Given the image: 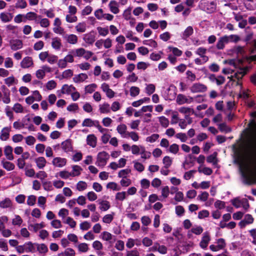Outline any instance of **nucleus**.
Listing matches in <instances>:
<instances>
[{
    "mask_svg": "<svg viewBox=\"0 0 256 256\" xmlns=\"http://www.w3.org/2000/svg\"><path fill=\"white\" fill-rule=\"evenodd\" d=\"M75 90L76 88L72 85H68L67 84H65L62 86L60 90L58 91V93H60L59 95L60 96L61 94H70L72 92Z\"/></svg>",
    "mask_w": 256,
    "mask_h": 256,
    "instance_id": "16",
    "label": "nucleus"
},
{
    "mask_svg": "<svg viewBox=\"0 0 256 256\" xmlns=\"http://www.w3.org/2000/svg\"><path fill=\"white\" fill-rule=\"evenodd\" d=\"M216 244H211L210 246V249L212 252H218L223 250L226 246L225 240L224 238H220L216 240Z\"/></svg>",
    "mask_w": 256,
    "mask_h": 256,
    "instance_id": "7",
    "label": "nucleus"
},
{
    "mask_svg": "<svg viewBox=\"0 0 256 256\" xmlns=\"http://www.w3.org/2000/svg\"><path fill=\"white\" fill-rule=\"evenodd\" d=\"M198 6L201 10L208 13H212L216 9V4L212 0H201Z\"/></svg>",
    "mask_w": 256,
    "mask_h": 256,
    "instance_id": "3",
    "label": "nucleus"
},
{
    "mask_svg": "<svg viewBox=\"0 0 256 256\" xmlns=\"http://www.w3.org/2000/svg\"><path fill=\"white\" fill-rule=\"evenodd\" d=\"M217 153L214 152L212 154L208 156L206 160L209 163H212L213 165H216L218 163V160L216 158Z\"/></svg>",
    "mask_w": 256,
    "mask_h": 256,
    "instance_id": "54",
    "label": "nucleus"
},
{
    "mask_svg": "<svg viewBox=\"0 0 256 256\" xmlns=\"http://www.w3.org/2000/svg\"><path fill=\"white\" fill-rule=\"evenodd\" d=\"M132 8L129 6L124 10L122 13V16L126 20H130L132 18Z\"/></svg>",
    "mask_w": 256,
    "mask_h": 256,
    "instance_id": "50",
    "label": "nucleus"
},
{
    "mask_svg": "<svg viewBox=\"0 0 256 256\" xmlns=\"http://www.w3.org/2000/svg\"><path fill=\"white\" fill-rule=\"evenodd\" d=\"M97 86L95 84H88L84 88L85 92L86 94H92L95 90Z\"/></svg>",
    "mask_w": 256,
    "mask_h": 256,
    "instance_id": "60",
    "label": "nucleus"
},
{
    "mask_svg": "<svg viewBox=\"0 0 256 256\" xmlns=\"http://www.w3.org/2000/svg\"><path fill=\"white\" fill-rule=\"evenodd\" d=\"M132 162L134 164V168L135 170L140 172H142L144 170V166L142 163L137 160H134Z\"/></svg>",
    "mask_w": 256,
    "mask_h": 256,
    "instance_id": "49",
    "label": "nucleus"
},
{
    "mask_svg": "<svg viewBox=\"0 0 256 256\" xmlns=\"http://www.w3.org/2000/svg\"><path fill=\"white\" fill-rule=\"evenodd\" d=\"M72 171L70 172L72 177L79 176L82 170V168L78 165H74L72 166Z\"/></svg>",
    "mask_w": 256,
    "mask_h": 256,
    "instance_id": "37",
    "label": "nucleus"
},
{
    "mask_svg": "<svg viewBox=\"0 0 256 256\" xmlns=\"http://www.w3.org/2000/svg\"><path fill=\"white\" fill-rule=\"evenodd\" d=\"M203 230V228L201 226L196 225L192 228L188 232V234H189V233L191 232L196 235H200L202 232Z\"/></svg>",
    "mask_w": 256,
    "mask_h": 256,
    "instance_id": "51",
    "label": "nucleus"
},
{
    "mask_svg": "<svg viewBox=\"0 0 256 256\" xmlns=\"http://www.w3.org/2000/svg\"><path fill=\"white\" fill-rule=\"evenodd\" d=\"M23 222L22 218L18 215H16L14 218L12 220V224L14 226H20Z\"/></svg>",
    "mask_w": 256,
    "mask_h": 256,
    "instance_id": "61",
    "label": "nucleus"
},
{
    "mask_svg": "<svg viewBox=\"0 0 256 256\" xmlns=\"http://www.w3.org/2000/svg\"><path fill=\"white\" fill-rule=\"evenodd\" d=\"M10 126H6L0 132V140L2 141L7 140L10 138Z\"/></svg>",
    "mask_w": 256,
    "mask_h": 256,
    "instance_id": "19",
    "label": "nucleus"
},
{
    "mask_svg": "<svg viewBox=\"0 0 256 256\" xmlns=\"http://www.w3.org/2000/svg\"><path fill=\"white\" fill-rule=\"evenodd\" d=\"M210 240V236L208 232H204L202 234V236L200 246L203 249L206 248Z\"/></svg>",
    "mask_w": 256,
    "mask_h": 256,
    "instance_id": "14",
    "label": "nucleus"
},
{
    "mask_svg": "<svg viewBox=\"0 0 256 256\" xmlns=\"http://www.w3.org/2000/svg\"><path fill=\"white\" fill-rule=\"evenodd\" d=\"M88 78L86 74L81 73L75 75L73 78V81L76 83H80L84 82Z\"/></svg>",
    "mask_w": 256,
    "mask_h": 256,
    "instance_id": "32",
    "label": "nucleus"
},
{
    "mask_svg": "<svg viewBox=\"0 0 256 256\" xmlns=\"http://www.w3.org/2000/svg\"><path fill=\"white\" fill-rule=\"evenodd\" d=\"M10 46L12 50H17L22 48L23 44L21 40H14L10 42Z\"/></svg>",
    "mask_w": 256,
    "mask_h": 256,
    "instance_id": "23",
    "label": "nucleus"
},
{
    "mask_svg": "<svg viewBox=\"0 0 256 256\" xmlns=\"http://www.w3.org/2000/svg\"><path fill=\"white\" fill-rule=\"evenodd\" d=\"M66 163L67 160L62 157L54 158L52 160V165L56 168H62L66 164Z\"/></svg>",
    "mask_w": 256,
    "mask_h": 256,
    "instance_id": "12",
    "label": "nucleus"
},
{
    "mask_svg": "<svg viewBox=\"0 0 256 256\" xmlns=\"http://www.w3.org/2000/svg\"><path fill=\"white\" fill-rule=\"evenodd\" d=\"M99 204L100 205V208L102 211H106L110 207V202L107 200H102Z\"/></svg>",
    "mask_w": 256,
    "mask_h": 256,
    "instance_id": "55",
    "label": "nucleus"
},
{
    "mask_svg": "<svg viewBox=\"0 0 256 256\" xmlns=\"http://www.w3.org/2000/svg\"><path fill=\"white\" fill-rule=\"evenodd\" d=\"M198 172L206 175L210 176L212 174V170L210 168L200 166L198 168Z\"/></svg>",
    "mask_w": 256,
    "mask_h": 256,
    "instance_id": "46",
    "label": "nucleus"
},
{
    "mask_svg": "<svg viewBox=\"0 0 256 256\" xmlns=\"http://www.w3.org/2000/svg\"><path fill=\"white\" fill-rule=\"evenodd\" d=\"M106 14L102 8H98L94 12V15L98 20H104Z\"/></svg>",
    "mask_w": 256,
    "mask_h": 256,
    "instance_id": "47",
    "label": "nucleus"
},
{
    "mask_svg": "<svg viewBox=\"0 0 256 256\" xmlns=\"http://www.w3.org/2000/svg\"><path fill=\"white\" fill-rule=\"evenodd\" d=\"M130 92L131 96L136 97L140 94V89L137 86H132L130 89Z\"/></svg>",
    "mask_w": 256,
    "mask_h": 256,
    "instance_id": "59",
    "label": "nucleus"
},
{
    "mask_svg": "<svg viewBox=\"0 0 256 256\" xmlns=\"http://www.w3.org/2000/svg\"><path fill=\"white\" fill-rule=\"evenodd\" d=\"M98 122V120H93L91 118H87L84 119L82 122V126L86 127H96Z\"/></svg>",
    "mask_w": 256,
    "mask_h": 256,
    "instance_id": "31",
    "label": "nucleus"
},
{
    "mask_svg": "<svg viewBox=\"0 0 256 256\" xmlns=\"http://www.w3.org/2000/svg\"><path fill=\"white\" fill-rule=\"evenodd\" d=\"M75 251L72 248H67L64 252L59 253L58 256H75Z\"/></svg>",
    "mask_w": 256,
    "mask_h": 256,
    "instance_id": "40",
    "label": "nucleus"
},
{
    "mask_svg": "<svg viewBox=\"0 0 256 256\" xmlns=\"http://www.w3.org/2000/svg\"><path fill=\"white\" fill-rule=\"evenodd\" d=\"M88 188V184L86 182L79 181L76 184V188L79 192L86 190Z\"/></svg>",
    "mask_w": 256,
    "mask_h": 256,
    "instance_id": "48",
    "label": "nucleus"
},
{
    "mask_svg": "<svg viewBox=\"0 0 256 256\" xmlns=\"http://www.w3.org/2000/svg\"><path fill=\"white\" fill-rule=\"evenodd\" d=\"M26 245V252H34L36 248V244H33L30 242L24 243Z\"/></svg>",
    "mask_w": 256,
    "mask_h": 256,
    "instance_id": "45",
    "label": "nucleus"
},
{
    "mask_svg": "<svg viewBox=\"0 0 256 256\" xmlns=\"http://www.w3.org/2000/svg\"><path fill=\"white\" fill-rule=\"evenodd\" d=\"M168 248L164 245H160L158 242H155L154 245L150 248L148 250V252H158L162 254H164L167 253Z\"/></svg>",
    "mask_w": 256,
    "mask_h": 256,
    "instance_id": "6",
    "label": "nucleus"
},
{
    "mask_svg": "<svg viewBox=\"0 0 256 256\" xmlns=\"http://www.w3.org/2000/svg\"><path fill=\"white\" fill-rule=\"evenodd\" d=\"M158 119L162 126L166 128L169 126V120L165 116H159L158 117Z\"/></svg>",
    "mask_w": 256,
    "mask_h": 256,
    "instance_id": "53",
    "label": "nucleus"
},
{
    "mask_svg": "<svg viewBox=\"0 0 256 256\" xmlns=\"http://www.w3.org/2000/svg\"><path fill=\"white\" fill-rule=\"evenodd\" d=\"M247 183L250 184L256 182V168L254 170H250L248 174H244Z\"/></svg>",
    "mask_w": 256,
    "mask_h": 256,
    "instance_id": "13",
    "label": "nucleus"
},
{
    "mask_svg": "<svg viewBox=\"0 0 256 256\" xmlns=\"http://www.w3.org/2000/svg\"><path fill=\"white\" fill-rule=\"evenodd\" d=\"M156 90V86L154 84H146V87L145 88L146 92L148 95H150L153 94Z\"/></svg>",
    "mask_w": 256,
    "mask_h": 256,
    "instance_id": "58",
    "label": "nucleus"
},
{
    "mask_svg": "<svg viewBox=\"0 0 256 256\" xmlns=\"http://www.w3.org/2000/svg\"><path fill=\"white\" fill-rule=\"evenodd\" d=\"M34 64L32 59L30 56H26L23 58L20 62V66L24 68H28Z\"/></svg>",
    "mask_w": 256,
    "mask_h": 256,
    "instance_id": "24",
    "label": "nucleus"
},
{
    "mask_svg": "<svg viewBox=\"0 0 256 256\" xmlns=\"http://www.w3.org/2000/svg\"><path fill=\"white\" fill-rule=\"evenodd\" d=\"M98 110L100 113L104 114H108L111 112L110 105L106 102L99 105Z\"/></svg>",
    "mask_w": 256,
    "mask_h": 256,
    "instance_id": "27",
    "label": "nucleus"
},
{
    "mask_svg": "<svg viewBox=\"0 0 256 256\" xmlns=\"http://www.w3.org/2000/svg\"><path fill=\"white\" fill-rule=\"evenodd\" d=\"M252 132L246 142L248 150L254 154H256V124H252Z\"/></svg>",
    "mask_w": 256,
    "mask_h": 256,
    "instance_id": "2",
    "label": "nucleus"
},
{
    "mask_svg": "<svg viewBox=\"0 0 256 256\" xmlns=\"http://www.w3.org/2000/svg\"><path fill=\"white\" fill-rule=\"evenodd\" d=\"M45 227V224L44 222H41L40 223H36L34 224H28V229L33 231L34 232H37L38 230L44 228Z\"/></svg>",
    "mask_w": 256,
    "mask_h": 256,
    "instance_id": "28",
    "label": "nucleus"
},
{
    "mask_svg": "<svg viewBox=\"0 0 256 256\" xmlns=\"http://www.w3.org/2000/svg\"><path fill=\"white\" fill-rule=\"evenodd\" d=\"M96 34L93 30L83 35V40L88 44H92L95 42Z\"/></svg>",
    "mask_w": 256,
    "mask_h": 256,
    "instance_id": "11",
    "label": "nucleus"
},
{
    "mask_svg": "<svg viewBox=\"0 0 256 256\" xmlns=\"http://www.w3.org/2000/svg\"><path fill=\"white\" fill-rule=\"evenodd\" d=\"M0 18L2 22H8L11 21L12 18V16L10 13L2 12L0 14Z\"/></svg>",
    "mask_w": 256,
    "mask_h": 256,
    "instance_id": "42",
    "label": "nucleus"
},
{
    "mask_svg": "<svg viewBox=\"0 0 256 256\" xmlns=\"http://www.w3.org/2000/svg\"><path fill=\"white\" fill-rule=\"evenodd\" d=\"M108 8L110 11L114 14H117L120 12L118 2L115 0L110 1L108 4Z\"/></svg>",
    "mask_w": 256,
    "mask_h": 256,
    "instance_id": "22",
    "label": "nucleus"
},
{
    "mask_svg": "<svg viewBox=\"0 0 256 256\" xmlns=\"http://www.w3.org/2000/svg\"><path fill=\"white\" fill-rule=\"evenodd\" d=\"M36 248L37 250L40 254H45L48 251V248L47 246L44 244H36Z\"/></svg>",
    "mask_w": 256,
    "mask_h": 256,
    "instance_id": "43",
    "label": "nucleus"
},
{
    "mask_svg": "<svg viewBox=\"0 0 256 256\" xmlns=\"http://www.w3.org/2000/svg\"><path fill=\"white\" fill-rule=\"evenodd\" d=\"M76 31L78 33H83L86 30V24L84 22L78 23L75 26Z\"/></svg>",
    "mask_w": 256,
    "mask_h": 256,
    "instance_id": "41",
    "label": "nucleus"
},
{
    "mask_svg": "<svg viewBox=\"0 0 256 256\" xmlns=\"http://www.w3.org/2000/svg\"><path fill=\"white\" fill-rule=\"evenodd\" d=\"M57 174L62 178L66 180L69 178L70 177H72V174L70 172H69L67 170H64L60 171Z\"/></svg>",
    "mask_w": 256,
    "mask_h": 256,
    "instance_id": "57",
    "label": "nucleus"
},
{
    "mask_svg": "<svg viewBox=\"0 0 256 256\" xmlns=\"http://www.w3.org/2000/svg\"><path fill=\"white\" fill-rule=\"evenodd\" d=\"M230 64L234 68H224L222 70V72L224 74H230L231 76L230 78V80L236 81L238 80L239 81L247 74L248 70V68L246 66H244L241 60H232L230 61Z\"/></svg>",
    "mask_w": 256,
    "mask_h": 256,
    "instance_id": "1",
    "label": "nucleus"
},
{
    "mask_svg": "<svg viewBox=\"0 0 256 256\" xmlns=\"http://www.w3.org/2000/svg\"><path fill=\"white\" fill-rule=\"evenodd\" d=\"M66 42L71 44H76L78 42V37L74 34H65L62 36Z\"/></svg>",
    "mask_w": 256,
    "mask_h": 256,
    "instance_id": "15",
    "label": "nucleus"
},
{
    "mask_svg": "<svg viewBox=\"0 0 256 256\" xmlns=\"http://www.w3.org/2000/svg\"><path fill=\"white\" fill-rule=\"evenodd\" d=\"M114 212L105 215L102 218V222L105 224H110L114 219Z\"/></svg>",
    "mask_w": 256,
    "mask_h": 256,
    "instance_id": "62",
    "label": "nucleus"
},
{
    "mask_svg": "<svg viewBox=\"0 0 256 256\" xmlns=\"http://www.w3.org/2000/svg\"><path fill=\"white\" fill-rule=\"evenodd\" d=\"M12 206V201L8 198H6L0 202V207L2 208H8Z\"/></svg>",
    "mask_w": 256,
    "mask_h": 256,
    "instance_id": "52",
    "label": "nucleus"
},
{
    "mask_svg": "<svg viewBox=\"0 0 256 256\" xmlns=\"http://www.w3.org/2000/svg\"><path fill=\"white\" fill-rule=\"evenodd\" d=\"M194 33V30L192 26H188L182 34V37L184 40H186Z\"/></svg>",
    "mask_w": 256,
    "mask_h": 256,
    "instance_id": "36",
    "label": "nucleus"
},
{
    "mask_svg": "<svg viewBox=\"0 0 256 256\" xmlns=\"http://www.w3.org/2000/svg\"><path fill=\"white\" fill-rule=\"evenodd\" d=\"M228 42V39L226 38L225 36L220 38L216 44V48L218 50H222L226 44Z\"/></svg>",
    "mask_w": 256,
    "mask_h": 256,
    "instance_id": "38",
    "label": "nucleus"
},
{
    "mask_svg": "<svg viewBox=\"0 0 256 256\" xmlns=\"http://www.w3.org/2000/svg\"><path fill=\"white\" fill-rule=\"evenodd\" d=\"M1 164L3 168L8 171L12 170L15 168V166L13 163L8 161H6L4 160H2L1 161Z\"/></svg>",
    "mask_w": 256,
    "mask_h": 256,
    "instance_id": "33",
    "label": "nucleus"
},
{
    "mask_svg": "<svg viewBox=\"0 0 256 256\" xmlns=\"http://www.w3.org/2000/svg\"><path fill=\"white\" fill-rule=\"evenodd\" d=\"M34 162L37 167L39 169H43L46 166V160L43 156H40L36 158Z\"/></svg>",
    "mask_w": 256,
    "mask_h": 256,
    "instance_id": "30",
    "label": "nucleus"
},
{
    "mask_svg": "<svg viewBox=\"0 0 256 256\" xmlns=\"http://www.w3.org/2000/svg\"><path fill=\"white\" fill-rule=\"evenodd\" d=\"M2 88L4 90H6L4 92V96L2 98V100L4 104H8L10 102V92L8 90L6 89L4 86H2Z\"/></svg>",
    "mask_w": 256,
    "mask_h": 256,
    "instance_id": "34",
    "label": "nucleus"
},
{
    "mask_svg": "<svg viewBox=\"0 0 256 256\" xmlns=\"http://www.w3.org/2000/svg\"><path fill=\"white\" fill-rule=\"evenodd\" d=\"M61 148L65 152H70L72 151L73 147L72 140L68 139L61 143Z\"/></svg>",
    "mask_w": 256,
    "mask_h": 256,
    "instance_id": "17",
    "label": "nucleus"
},
{
    "mask_svg": "<svg viewBox=\"0 0 256 256\" xmlns=\"http://www.w3.org/2000/svg\"><path fill=\"white\" fill-rule=\"evenodd\" d=\"M126 136L127 138H130L134 142L138 141L140 138L138 134L134 131L129 132Z\"/></svg>",
    "mask_w": 256,
    "mask_h": 256,
    "instance_id": "64",
    "label": "nucleus"
},
{
    "mask_svg": "<svg viewBox=\"0 0 256 256\" xmlns=\"http://www.w3.org/2000/svg\"><path fill=\"white\" fill-rule=\"evenodd\" d=\"M144 147L142 146H137L134 144L131 146L132 152L133 154H140Z\"/></svg>",
    "mask_w": 256,
    "mask_h": 256,
    "instance_id": "44",
    "label": "nucleus"
},
{
    "mask_svg": "<svg viewBox=\"0 0 256 256\" xmlns=\"http://www.w3.org/2000/svg\"><path fill=\"white\" fill-rule=\"evenodd\" d=\"M207 89L206 85L200 82L194 83L190 88V90L192 93L204 92Z\"/></svg>",
    "mask_w": 256,
    "mask_h": 256,
    "instance_id": "8",
    "label": "nucleus"
},
{
    "mask_svg": "<svg viewBox=\"0 0 256 256\" xmlns=\"http://www.w3.org/2000/svg\"><path fill=\"white\" fill-rule=\"evenodd\" d=\"M194 102V98H193V97L186 96L182 94H179L176 98V102L178 104H190Z\"/></svg>",
    "mask_w": 256,
    "mask_h": 256,
    "instance_id": "9",
    "label": "nucleus"
},
{
    "mask_svg": "<svg viewBox=\"0 0 256 256\" xmlns=\"http://www.w3.org/2000/svg\"><path fill=\"white\" fill-rule=\"evenodd\" d=\"M52 72V68L50 66L44 65L42 66L40 69L37 70L36 72V77L38 79H43L46 73L50 72Z\"/></svg>",
    "mask_w": 256,
    "mask_h": 256,
    "instance_id": "10",
    "label": "nucleus"
},
{
    "mask_svg": "<svg viewBox=\"0 0 256 256\" xmlns=\"http://www.w3.org/2000/svg\"><path fill=\"white\" fill-rule=\"evenodd\" d=\"M100 238L102 240L109 242H114L116 240V236L106 231L102 232L100 235Z\"/></svg>",
    "mask_w": 256,
    "mask_h": 256,
    "instance_id": "20",
    "label": "nucleus"
},
{
    "mask_svg": "<svg viewBox=\"0 0 256 256\" xmlns=\"http://www.w3.org/2000/svg\"><path fill=\"white\" fill-rule=\"evenodd\" d=\"M86 144L92 146L95 148L96 146L97 138L94 134H88L86 137Z\"/></svg>",
    "mask_w": 256,
    "mask_h": 256,
    "instance_id": "26",
    "label": "nucleus"
},
{
    "mask_svg": "<svg viewBox=\"0 0 256 256\" xmlns=\"http://www.w3.org/2000/svg\"><path fill=\"white\" fill-rule=\"evenodd\" d=\"M209 80L212 82H216L218 85H220L224 83L225 78L222 76L216 77L214 74H212L208 76Z\"/></svg>",
    "mask_w": 256,
    "mask_h": 256,
    "instance_id": "25",
    "label": "nucleus"
},
{
    "mask_svg": "<svg viewBox=\"0 0 256 256\" xmlns=\"http://www.w3.org/2000/svg\"><path fill=\"white\" fill-rule=\"evenodd\" d=\"M130 172L131 170L129 168L122 170L118 173V177L122 178H128Z\"/></svg>",
    "mask_w": 256,
    "mask_h": 256,
    "instance_id": "56",
    "label": "nucleus"
},
{
    "mask_svg": "<svg viewBox=\"0 0 256 256\" xmlns=\"http://www.w3.org/2000/svg\"><path fill=\"white\" fill-rule=\"evenodd\" d=\"M100 36H105L108 34V28H103L101 26H98L96 28Z\"/></svg>",
    "mask_w": 256,
    "mask_h": 256,
    "instance_id": "63",
    "label": "nucleus"
},
{
    "mask_svg": "<svg viewBox=\"0 0 256 256\" xmlns=\"http://www.w3.org/2000/svg\"><path fill=\"white\" fill-rule=\"evenodd\" d=\"M110 155L108 152L104 151L100 152L97 155L95 164L98 167L104 168L107 164Z\"/></svg>",
    "mask_w": 256,
    "mask_h": 256,
    "instance_id": "5",
    "label": "nucleus"
},
{
    "mask_svg": "<svg viewBox=\"0 0 256 256\" xmlns=\"http://www.w3.org/2000/svg\"><path fill=\"white\" fill-rule=\"evenodd\" d=\"M232 204L236 208H242L245 212L248 211L250 208L248 200L246 198H236L232 200Z\"/></svg>",
    "mask_w": 256,
    "mask_h": 256,
    "instance_id": "4",
    "label": "nucleus"
},
{
    "mask_svg": "<svg viewBox=\"0 0 256 256\" xmlns=\"http://www.w3.org/2000/svg\"><path fill=\"white\" fill-rule=\"evenodd\" d=\"M254 219L252 216L250 214H246L244 216L243 220H241L239 225L240 227H244L246 224H252L254 222Z\"/></svg>",
    "mask_w": 256,
    "mask_h": 256,
    "instance_id": "21",
    "label": "nucleus"
},
{
    "mask_svg": "<svg viewBox=\"0 0 256 256\" xmlns=\"http://www.w3.org/2000/svg\"><path fill=\"white\" fill-rule=\"evenodd\" d=\"M12 150V148L10 146H7L4 147V154L6 158L9 160H12L14 159Z\"/></svg>",
    "mask_w": 256,
    "mask_h": 256,
    "instance_id": "29",
    "label": "nucleus"
},
{
    "mask_svg": "<svg viewBox=\"0 0 256 256\" xmlns=\"http://www.w3.org/2000/svg\"><path fill=\"white\" fill-rule=\"evenodd\" d=\"M60 39L58 37H55L52 39V46L56 50H59L62 47Z\"/></svg>",
    "mask_w": 256,
    "mask_h": 256,
    "instance_id": "35",
    "label": "nucleus"
},
{
    "mask_svg": "<svg viewBox=\"0 0 256 256\" xmlns=\"http://www.w3.org/2000/svg\"><path fill=\"white\" fill-rule=\"evenodd\" d=\"M40 18V16H38L34 12H28L24 15V19L26 20H34L36 22H38L37 18Z\"/></svg>",
    "mask_w": 256,
    "mask_h": 256,
    "instance_id": "39",
    "label": "nucleus"
},
{
    "mask_svg": "<svg viewBox=\"0 0 256 256\" xmlns=\"http://www.w3.org/2000/svg\"><path fill=\"white\" fill-rule=\"evenodd\" d=\"M127 126L124 124H120L116 127L117 132L124 138H127V134L129 132L127 130Z\"/></svg>",
    "mask_w": 256,
    "mask_h": 256,
    "instance_id": "18",
    "label": "nucleus"
}]
</instances>
